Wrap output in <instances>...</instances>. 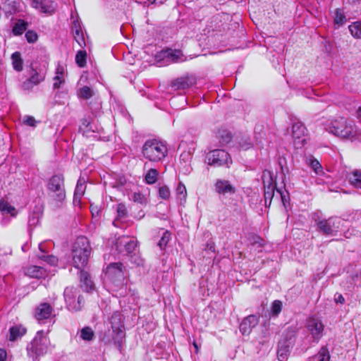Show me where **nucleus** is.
I'll use <instances>...</instances> for the list:
<instances>
[{
	"label": "nucleus",
	"mask_w": 361,
	"mask_h": 361,
	"mask_svg": "<svg viewBox=\"0 0 361 361\" xmlns=\"http://www.w3.org/2000/svg\"><path fill=\"white\" fill-rule=\"evenodd\" d=\"M91 253L90 242L86 237L80 236L75 240L72 250L73 263L78 269L84 268Z\"/></svg>",
	"instance_id": "1"
},
{
	"label": "nucleus",
	"mask_w": 361,
	"mask_h": 361,
	"mask_svg": "<svg viewBox=\"0 0 361 361\" xmlns=\"http://www.w3.org/2000/svg\"><path fill=\"white\" fill-rule=\"evenodd\" d=\"M143 157L152 162L161 161L167 155L166 145L161 141L152 139L147 140L142 147Z\"/></svg>",
	"instance_id": "2"
},
{
	"label": "nucleus",
	"mask_w": 361,
	"mask_h": 361,
	"mask_svg": "<svg viewBox=\"0 0 361 361\" xmlns=\"http://www.w3.org/2000/svg\"><path fill=\"white\" fill-rule=\"evenodd\" d=\"M137 245V241L136 239L123 235L116 239L114 247L118 252L130 256L131 261L139 266L142 264V259L136 255Z\"/></svg>",
	"instance_id": "3"
},
{
	"label": "nucleus",
	"mask_w": 361,
	"mask_h": 361,
	"mask_svg": "<svg viewBox=\"0 0 361 361\" xmlns=\"http://www.w3.org/2000/svg\"><path fill=\"white\" fill-rule=\"evenodd\" d=\"M49 345V339L44 331H39L27 346V355L34 361H37L38 357L44 355L47 352Z\"/></svg>",
	"instance_id": "4"
},
{
	"label": "nucleus",
	"mask_w": 361,
	"mask_h": 361,
	"mask_svg": "<svg viewBox=\"0 0 361 361\" xmlns=\"http://www.w3.org/2000/svg\"><path fill=\"white\" fill-rule=\"evenodd\" d=\"M354 128L355 126L343 117L331 121L326 127V130L331 134L345 139L355 136Z\"/></svg>",
	"instance_id": "5"
},
{
	"label": "nucleus",
	"mask_w": 361,
	"mask_h": 361,
	"mask_svg": "<svg viewBox=\"0 0 361 361\" xmlns=\"http://www.w3.org/2000/svg\"><path fill=\"white\" fill-rule=\"evenodd\" d=\"M106 276L116 286L119 287L126 283L128 271L122 263L114 262L107 266Z\"/></svg>",
	"instance_id": "6"
},
{
	"label": "nucleus",
	"mask_w": 361,
	"mask_h": 361,
	"mask_svg": "<svg viewBox=\"0 0 361 361\" xmlns=\"http://www.w3.org/2000/svg\"><path fill=\"white\" fill-rule=\"evenodd\" d=\"M63 297L66 307L71 312L80 311L84 306L83 297L77 288L66 287L63 291Z\"/></svg>",
	"instance_id": "7"
},
{
	"label": "nucleus",
	"mask_w": 361,
	"mask_h": 361,
	"mask_svg": "<svg viewBox=\"0 0 361 361\" xmlns=\"http://www.w3.org/2000/svg\"><path fill=\"white\" fill-rule=\"evenodd\" d=\"M123 320V314L118 311L114 312L110 318L114 333L113 340L115 345L119 348L121 347L126 336Z\"/></svg>",
	"instance_id": "8"
},
{
	"label": "nucleus",
	"mask_w": 361,
	"mask_h": 361,
	"mask_svg": "<svg viewBox=\"0 0 361 361\" xmlns=\"http://www.w3.org/2000/svg\"><path fill=\"white\" fill-rule=\"evenodd\" d=\"M47 188L53 193L51 197L59 207V204H61L66 198L63 176L62 175L51 176L48 181Z\"/></svg>",
	"instance_id": "9"
},
{
	"label": "nucleus",
	"mask_w": 361,
	"mask_h": 361,
	"mask_svg": "<svg viewBox=\"0 0 361 361\" xmlns=\"http://www.w3.org/2000/svg\"><path fill=\"white\" fill-rule=\"evenodd\" d=\"M205 162L214 167L226 166L229 167L232 164L230 154L224 149H215L209 150L205 157Z\"/></svg>",
	"instance_id": "10"
},
{
	"label": "nucleus",
	"mask_w": 361,
	"mask_h": 361,
	"mask_svg": "<svg viewBox=\"0 0 361 361\" xmlns=\"http://www.w3.org/2000/svg\"><path fill=\"white\" fill-rule=\"evenodd\" d=\"M47 68L45 65L40 67L35 66L33 63L30 65V77L25 80L22 87L25 90H30L34 86L38 85L43 82L46 78Z\"/></svg>",
	"instance_id": "11"
},
{
	"label": "nucleus",
	"mask_w": 361,
	"mask_h": 361,
	"mask_svg": "<svg viewBox=\"0 0 361 361\" xmlns=\"http://www.w3.org/2000/svg\"><path fill=\"white\" fill-rule=\"evenodd\" d=\"M305 126L299 121H293L291 128V135L296 148H300L306 143Z\"/></svg>",
	"instance_id": "12"
},
{
	"label": "nucleus",
	"mask_w": 361,
	"mask_h": 361,
	"mask_svg": "<svg viewBox=\"0 0 361 361\" xmlns=\"http://www.w3.org/2000/svg\"><path fill=\"white\" fill-rule=\"evenodd\" d=\"M295 336L292 335L279 342L277 355L279 361H285L287 360L288 355L295 343Z\"/></svg>",
	"instance_id": "13"
},
{
	"label": "nucleus",
	"mask_w": 361,
	"mask_h": 361,
	"mask_svg": "<svg viewBox=\"0 0 361 361\" xmlns=\"http://www.w3.org/2000/svg\"><path fill=\"white\" fill-rule=\"evenodd\" d=\"M157 58L166 59L168 63H180L186 61L187 58L178 49H167L159 53Z\"/></svg>",
	"instance_id": "14"
},
{
	"label": "nucleus",
	"mask_w": 361,
	"mask_h": 361,
	"mask_svg": "<svg viewBox=\"0 0 361 361\" xmlns=\"http://www.w3.org/2000/svg\"><path fill=\"white\" fill-rule=\"evenodd\" d=\"M32 6L40 12L52 14L54 13L56 4L51 0H33Z\"/></svg>",
	"instance_id": "15"
},
{
	"label": "nucleus",
	"mask_w": 361,
	"mask_h": 361,
	"mask_svg": "<svg viewBox=\"0 0 361 361\" xmlns=\"http://www.w3.org/2000/svg\"><path fill=\"white\" fill-rule=\"evenodd\" d=\"M53 308L47 302L40 303L35 309V317L39 321L49 319L52 314Z\"/></svg>",
	"instance_id": "16"
},
{
	"label": "nucleus",
	"mask_w": 361,
	"mask_h": 361,
	"mask_svg": "<svg viewBox=\"0 0 361 361\" xmlns=\"http://www.w3.org/2000/svg\"><path fill=\"white\" fill-rule=\"evenodd\" d=\"M258 323L257 317L255 315H249L240 323L239 329L243 335H249Z\"/></svg>",
	"instance_id": "17"
},
{
	"label": "nucleus",
	"mask_w": 361,
	"mask_h": 361,
	"mask_svg": "<svg viewBox=\"0 0 361 361\" xmlns=\"http://www.w3.org/2000/svg\"><path fill=\"white\" fill-rule=\"evenodd\" d=\"M215 190L219 194H234L235 188L228 180L219 179L215 183Z\"/></svg>",
	"instance_id": "18"
},
{
	"label": "nucleus",
	"mask_w": 361,
	"mask_h": 361,
	"mask_svg": "<svg viewBox=\"0 0 361 361\" xmlns=\"http://www.w3.org/2000/svg\"><path fill=\"white\" fill-rule=\"evenodd\" d=\"M194 82V79L192 78L181 77L173 80L171 86L176 90H183L191 87Z\"/></svg>",
	"instance_id": "19"
},
{
	"label": "nucleus",
	"mask_w": 361,
	"mask_h": 361,
	"mask_svg": "<svg viewBox=\"0 0 361 361\" xmlns=\"http://www.w3.org/2000/svg\"><path fill=\"white\" fill-rule=\"evenodd\" d=\"M73 35L75 40L78 42L80 47H83L85 46V37L80 23L75 20L72 27Z\"/></svg>",
	"instance_id": "20"
},
{
	"label": "nucleus",
	"mask_w": 361,
	"mask_h": 361,
	"mask_svg": "<svg viewBox=\"0 0 361 361\" xmlns=\"http://www.w3.org/2000/svg\"><path fill=\"white\" fill-rule=\"evenodd\" d=\"M264 200L265 204H267V200H269V204L270 205L272 198L274 195V191L276 190V184L274 183L272 178L270 176V179L267 184L265 180H264Z\"/></svg>",
	"instance_id": "21"
},
{
	"label": "nucleus",
	"mask_w": 361,
	"mask_h": 361,
	"mask_svg": "<svg viewBox=\"0 0 361 361\" xmlns=\"http://www.w3.org/2000/svg\"><path fill=\"white\" fill-rule=\"evenodd\" d=\"M86 189V184H85V178H80L78 180L75 192H74V197L73 201L74 202H80L81 197L85 193Z\"/></svg>",
	"instance_id": "22"
},
{
	"label": "nucleus",
	"mask_w": 361,
	"mask_h": 361,
	"mask_svg": "<svg viewBox=\"0 0 361 361\" xmlns=\"http://www.w3.org/2000/svg\"><path fill=\"white\" fill-rule=\"evenodd\" d=\"M80 282L82 288L85 291L89 292L93 290L94 283L90 279L89 274L83 270H80Z\"/></svg>",
	"instance_id": "23"
},
{
	"label": "nucleus",
	"mask_w": 361,
	"mask_h": 361,
	"mask_svg": "<svg viewBox=\"0 0 361 361\" xmlns=\"http://www.w3.org/2000/svg\"><path fill=\"white\" fill-rule=\"evenodd\" d=\"M44 269L39 266L32 265L25 269V273L31 278H41L44 274Z\"/></svg>",
	"instance_id": "24"
},
{
	"label": "nucleus",
	"mask_w": 361,
	"mask_h": 361,
	"mask_svg": "<svg viewBox=\"0 0 361 361\" xmlns=\"http://www.w3.org/2000/svg\"><path fill=\"white\" fill-rule=\"evenodd\" d=\"M10 341H16L26 333V329L22 325H16L10 328Z\"/></svg>",
	"instance_id": "25"
},
{
	"label": "nucleus",
	"mask_w": 361,
	"mask_h": 361,
	"mask_svg": "<svg viewBox=\"0 0 361 361\" xmlns=\"http://www.w3.org/2000/svg\"><path fill=\"white\" fill-rule=\"evenodd\" d=\"M317 226L319 231L324 234L327 235H333L334 231L331 219L321 221L317 224Z\"/></svg>",
	"instance_id": "26"
},
{
	"label": "nucleus",
	"mask_w": 361,
	"mask_h": 361,
	"mask_svg": "<svg viewBox=\"0 0 361 361\" xmlns=\"http://www.w3.org/2000/svg\"><path fill=\"white\" fill-rule=\"evenodd\" d=\"M12 65L15 71L20 72L23 68V61L21 58V54L18 51L14 52L11 55Z\"/></svg>",
	"instance_id": "27"
},
{
	"label": "nucleus",
	"mask_w": 361,
	"mask_h": 361,
	"mask_svg": "<svg viewBox=\"0 0 361 361\" xmlns=\"http://www.w3.org/2000/svg\"><path fill=\"white\" fill-rule=\"evenodd\" d=\"M221 145L224 146L229 143L232 140L231 133L227 130H220L216 135Z\"/></svg>",
	"instance_id": "28"
},
{
	"label": "nucleus",
	"mask_w": 361,
	"mask_h": 361,
	"mask_svg": "<svg viewBox=\"0 0 361 361\" xmlns=\"http://www.w3.org/2000/svg\"><path fill=\"white\" fill-rule=\"evenodd\" d=\"M348 28L353 37L356 39L361 38V21L353 23Z\"/></svg>",
	"instance_id": "29"
},
{
	"label": "nucleus",
	"mask_w": 361,
	"mask_h": 361,
	"mask_svg": "<svg viewBox=\"0 0 361 361\" xmlns=\"http://www.w3.org/2000/svg\"><path fill=\"white\" fill-rule=\"evenodd\" d=\"M27 23L23 20H18L13 27V33L15 35H22L27 29Z\"/></svg>",
	"instance_id": "30"
},
{
	"label": "nucleus",
	"mask_w": 361,
	"mask_h": 361,
	"mask_svg": "<svg viewBox=\"0 0 361 361\" xmlns=\"http://www.w3.org/2000/svg\"><path fill=\"white\" fill-rule=\"evenodd\" d=\"M159 172L155 169H150L145 176V182L147 184L152 185L156 183Z\"/></svg>",
	"instance_id": "31"
},
{
	"label": "nucleus",
	"mask_w": 361,
	"mask_h": 361,
	"mask_svg": "<svg viewBox=\"0 0 361 361\" xmlns=\"http://www.w3.org/2000/svg\"><path fill=\"white\" fill-rule=\"evenodd\" d=\"M349 180L355 187L361 188V171L358 170L353 171L349 177Z\"/></svg>",
	"instance_id": "32"
},
{
	"label": "nucleus",
	"mask_w": 361,
	"mask_h": 361,
	"mask_svg": "<svg viewBox=\"0 0 361 361\" xmlns=\"http://www.w3.org/2000/svg\"><path fill=\"white\" fill-rule=\"evenodd\" d=\"M39 248L40 251L42 252L41 255H39V258L44 262L50 264H55L57 262V259L56 257L53 255H45V251L43 250V244L39 245Z\"/></svg>",
	"instance_id": "33"
},
{
	"label": "nucleus",
	"mask_w": 361,
	"mask_h": 361,
	"mask_svg": "<svg viewBox=\"0 0 361 361\" xmlns=\"http://www.w3.org/2000/svg\"><path fill=\"white\" fill-rule=\"evenodd\" d=\"M94 337V333L93 330L89 327L85 326L82 328L80 331V338L86 341H92Z\"/></svg>",
	"instance_id": "34"
},
{
	"label": "nucleus",
	"mask_w": 361,
	"mask_h": 361,
	"mask_svg": "<svg viewBox=\"0 0 361 361\" xmlns=\"http://www.w3.org/2000/svg\"><path fill=\"white\" fill-rule=\"evenodd\" d=\"M87 53L85 50H80L75 56V62L79 67H84L86 65Z\"/></svg>",
	"instance_id": "35"
},
{
	"label": "nucleus",
	"mask_w": 361,
	"mask_h": 361,
	"mask_svg": "<svg viewBox=\"0 0 361 361\" xmlns=\"http://www.w3.org/2000/svg\"><path fill=\"white\" fill-rule=\"evenodd\" d=\"M346 22V18L343 11L341 8L335 10L334 23L338 25H342Z\"/></svg>",
	"instance_id": "36"
},
{
	"label": "nucleus",
	"mask_w": 361,
	"mask_h": 361,
	"mask_svg": "<svg viewBox=\"0 0 361 361\" xmlns=\"http://www.w3.org/2000/svg\"><path fill=\"white\" fill-rule=\"evenodd\" d=\"M116 212H117L116 219L113 222V224L115 226H116V221H117V219H121L127 216L128 211H127L126 205L123 203L118 204L117 208H116Z\"/></svg>",
	"instance_id": "37"
},
{
	"label": "nucleus",
	"mask_w": 361,
	"mask_h": 361,
	"mask_svg": "<svg viewBox=\"0 0 361 361\" xmlns=\"http://www.w3.org/2000/svg\"><path fill=\"white\" fill-rule=\"evenodd\" d=\"M317 359L319 361H330L331 355L326 346H323L317 353Z\"/></svg>",
	"instance_id": "38"
},
{
	"label": "nucleus",
	"mask_w": 361,
	"mask_h": 361,
	"mask_svg": "<svg viewBox=\"0 0 361 361\" xmlns=\"http://www.w3.org/2000/svg\"><path fill=\"white\" fill-rule=\"evenodd\" d=\"M130 199L140 204H146L147 203V197L140 192H133Z\"/></svg>",
	"instance_id": "39"
},
{
	"label": "nucleus",
	"mask_w": 361,
	"mask_h": 361,
	"mask_svg": "<svg viewBox=\"0 0 361 361\" xmlns=\"http://www.w3.org/2000/svg\"><path fill=\"white\" fill-rule=\"evenodd\" d=\"M176 195L180 201H185L187 197V191L185 185L182 183H179L176 188Z\"/></svg>",
	"instance_id": "40"
},
{
	"label": "nucleus",
	"mask_w": 361,
	"mask_h": 361,
	"mask_svg": "<svg viewBox=\"0 0 361 361\" xmlns=\"http://www.w3.org/2000/svg\"><path fill=\"white\" fill-rule=\"evenodd\" d=\"M93 95L92 89L87 86L81 87L78 92V96L85 99H88Z\"/></svg>",
	"instance_id": "41"
},
{
	"label": "nucleus",
	"mask_w": 361,
	"mask_h": 361,
	"mask_svg": "<svg viewBox=\"0 0 361 361\" xmlns=\"http://www.w3.org/2000/svg\"><path fill=\"white\" fill-rule=\"evenodd\" d=\"M170 239L171 233L169 232L168 231H165L163 233V235L158 243V246L160 247L161 250H164L166 247Z\"/></svg>",
	"instance_id": "42"
},
{
	"label": "nucleus",
	"mask_w": 361,
	"mask_h": 361,
	"mask_svg": "<svg viewBox=\"0 0 361 361\" xmlns=\"http://www.w3.org/2000/svg\"><path fill=\"white\" fill-rule=\"evenodd\" d=\"M159 196L163 200H169L171 197V191L166 185H163L159 188Z\"/></svg>",
	"instance_id": "43"
},
{
	"label": "nucleus",
	"mask_w": 361,
	"mask_h": 361,
	"mask_svg": "<svg viewBox=\"0 0 361 361\" xmlns=\"http://www.w3.org/2000/svg\"><path fill=\"white\" fill-rule=\"evenodd\" d=\"M307 328L311 333L312 338L315 337L316 331V319L314 317H310L307 322Z\"/></svg>",
	"instance_id": "44"
},
{
	"label": "nucleus",
	"mask_w": 361,
	"mask_h": 361,
	"mask_svg": "<svg viewBox=\"0 0 361 361\" xmlns=\"http://www.w3.org/2000/svg\"><path fill=\"white\" fill-rule=\"evenodd\" d=\"M0 208L2 211L6 212L7 213L11 214L12 216L15 215L16 209L6 202H1Z\"/></svg>",
	"instance_id": "45"
},
{
	"label": "nucleus",
	"mask_w": 361,
	"mask_h": 361,
	"mask_svg": "<svg viewBox=\"0 0 361 361\" xmlns=\"http://www.w3.org/2000/svg\"><path fill=\"white\" fill-rule=\"evenodd\" d=\"M282 309V302L280 300H274L271 305V312L274 316H278Z\"/></svg>",
	"instance_id": "46"
},
{
	"label": "nucleus",
	"mask_w": 361,
	"mask_h": 361,
	"mask_svg": "<svg viewBox=\"0 0 361 361\" xmlns=\"http://www.w3.org/2000/svg\"><path fill=\"white\" fill-rule=\"evenodd\" d=\"M37 37H37V33L34 31L28 30L25 33V38H26L27 41L30 43H33V42H36L37 39Z\"/></svg>",
	"instance_id": "47"
},
{
	"label": "nucleus",
	"mask_w": 361,
	"mask_h": 361,
	"mask_svg": "<svg viewBox=\"0 0 361 361\" xmlns=\"http://www.w3.org/2000/svg\"><path fill=\"white\" fill-rule=\"evenodd\" d=\"M23 123L29 126H35L36 121L34 117L30 116H25L23 118Z\"/></svg>",
	"instance_id": "48"
},
{
	"label": "nucleus",
	"mask_w": 361,
	"mask_h": 361,
	"mask_svg": "<svg viewBox=\"0 0 361 361\" xmlns=\"http://www.w3.org/2000/svg\"><path fill=\"white\" fill-rule=\"evenodd\" d=\"M54 89H59L61 87V85L64 82V80L60 75H56L54 78Z\"/></svg>",
	"instance_id": "49"
},
{
	"label": "nucleus",
	"mask_w": 361,
	"mask_h": 361,
	"mask_svg": "<svg viewBox=\"0 0 361 361\" xmlns=\"http://www.w3.org/2000/svg\"><path fill=\"white\" fill-rule=\"evenodd\" d=\"M306 97L309 99H312L313 96L315 94V91L312 87L307 88L304 90L302 93Z\"/></svg>",
	"instance_id": "50"
},
{
	"label": "nucleus",
	"mask_w": 361,
	"mask_h": 361,
	"mask_svg": "<svg viewBox=\"0 0 361 361\" xmlns=\"http://www.w3.org/2000/svg\"><path fill=\"white\" fill-rule=\"evenodd\" d=\"M306 162L312 167L313 171L316 172V164H314L315 159L312 155H310V157L306 158Z\"/></svg>",
	"instance_id": "51"
},
{
	"label": "nucleus",
	"mask_w": 361,
	"mask_h": 361,
	"mask_svg": "<svg viewBox=\"0 0 361 361\" xmlns=\"http://www.w3.org/2000/svg\"><path fill=\"white\" fill-rule=\"evenodd\" d=\"M317 180H318L319 176L324 175V171H323L322 165L319 162V161H317Z\"/></svg>",
	"instance_id": "52"
},
{
	"label": "nucleus",
	"mask_w": 361,
	"mask_h": 361,
	"mask_svg": "<svg viewBox=\"0 0 361 361\" xmlns=\"http://www.w3.org/2000/svg\"><path fill=\"white\" fill-rule=\"evenodd\" d=\"M6 352L3 349H0V361H6Z\"/></svg>",
	"instance_id": "53"
},
{
	"label": "nucleus",
	"mask_w": 361,
	"mask_h": 361,
	"mask_svg": "<svg viewBox=\"0 0 361 361\" xmlns=\"http://www.w3.org/2000/svg\"><path fill=\"white\" fill-rule=\"evenodd\" d=\"M336 302L337 303L343 304L345 302V298L342 295H339L338 297L336 299Z\"/></svg>",
	"instance_id": "54"
},
{
	"label": "nucleus",
	"mask_w": 361,
	"mask_h": 361,
	"mask_svg": "<svg viewBox=\"0 0 361 361\" xmlns=\"http://www.w3.org/2000/svg\"><path fill=\"white\" fill-rule=\"evenodd\" d=\"M56 75H60L61 76L63 74V68L62 66H59L57 68H56Z\"/></svg>",
	"instance_id": "55"
},
{
	"label": "nucleus",
	"mask_w": 361,
	"mask_h": 361,
	"mask_svg": "<svg viewBox=\"0 0 361 361\" xmlns=\"http://www.w3.org/2000/svg\"><path fill=\"white\" fill-rule=\"evenodd\" d=\"M38 221L39 220L37 218H36L35 216H32V218H30L29 224H30V225H32V224H34L38 222Z\"/></svg>",
	"instance_id": "56"
},
{
	"label": "nucleus",
	"mask_w": 361,
	"mask_h": 361,
	"mask_svg": "<svg viewBox=\"0 0 361 361\" xmlns=\"http://www.w3.org/2000/svg\"><path fill=\"white\" fill-rule=\"evenodd\" d=\"M317 335L319 334L324 330V326L322 324L317 323Z\"/></svg>",
	"instance_id": "57"
},
{
	"label": "nucleus",
	"mask_w": 361,
	"mask_h": 361,
	"mask_svg": "<svg viewBox=\"0 0 361 361\" xmlns=\"http://www.w3.org/2000/svg\"><path fill=\"white\" fill-rule=\"evenodd\" d=\"M91 212H92L93 216L95 215V214H97V215L99 214V210H97V208H93L92 205H91Z\"/></svg>",
	"instance_id": "58"
},
{
	"label": "nucleus",
	"mask_w": 361,
	"mask_h": 361,
	"mask_svg": "<svg viewBox=\"0 0 361 361\" xmlns=\"http://www.w3.org/2000/svg\"><path fill=\"white\" fill-rule=\"evenodd\" d=\"M357 116L360 121L361 122V106L358 108L357 111Z\"/></svg>",
	"instance_id": "59"
},
{
	"label": "nucleus",
	"mask_w": 361,
	"mask_h": 361,
	"mask_svg": "<svg viewBox=\"0 0 361 361\" xmlns=\"http://www.w3.org/2000/svg\"><path fill=\"white\" fill-rule=\"evenodd\" d=\"M277 192L280 194V196H281V200L282 202L284 203L285 202V195H283V193L279 190H277Z\"/></svg>",
	"instance_id": "60"
},
{
	"label": "nucleus",
	"mask_w": 361,
	"mask_h": 361,
	"mask_svg": "<svg viewBox=\"0 0 361 361\" xmlns=\"http://www.w3.org/2000/svg\"><path fill=\"white\" fill-rule=\"evenodd\" d=\"M118 183L121 185H123L125 183H126V180L125 178H120L119 180H118Z\"/></svg>",
	"instance_id": "61"
},
{
	"label": "nucleus",
	"mask_w": 361,
	"mask_h": 361,
	"mask_svg": "<svg viewBox=\"0 0 361 361\" xmlns=\"http://www.w3.org/2000/svg\"><path fill=\"white\" fill-rule=\"evenodd\" d=\"M149 3L153 4L156 0H147Z\"/></svg>",
	"instance_id": "62"
},
{
	"label": "nucleus",
	"mask_w": 361,
	"mask_h": 361,
	"mask_svg": "<svg viewBox=\"0 0 361 361\" xmlns=\"http://www.w3.org/2000/svg\"><path fill=\"white\" fill-rule=\"evenodd\" d=\"M193 345H194L195 348H196V350H197V345L196 344V343H194Z\"/></svg>",
	"instance_id": "63"
},
{
	"label": "nucleus",
	"mask_w": 361,
	"mask_h": 361,
	"mask_svg": "<svg viewBox=\"0 0 361 361\" xmlns=\"http://www.w3.org/2000/svg\"><path fill=\"white\" fill-rule=\"evenodd\" d=\"M257 239L260 241H262V239H261L260 238L257 237Z\"/></svg>",
	"instance_id": "64"
}]
</instances>
